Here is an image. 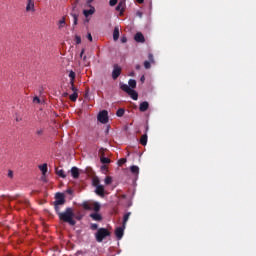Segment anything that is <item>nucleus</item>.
Wrapping results in <instances>:
<instances>
[{
	"label": "nucleus",
	"instance_id": "10",
	"mask_svg": "<svg viewBox=\"0 0 256 256\" xmlns=\"http://www.w3.org/2000/svg\"><path fill=\"white\" fill-rule=\"evenodd\" d=\"M124 232H125V227H118L116 230H115V235L117 237V239H123V235H124Z\"/></svg>",
	"mask_w": 256,
	"mask_h": 256
},
{
	"label": "nucleus",
	"instance_id": "8",
	"mask_svg": "<svg viewBox=\"0 0 256 256\" xmlns=\"http://www.w3.org/2000/svg\"><path fill=\"white\" fill-rule=\"evenodd\" d=\"M26 11L27 13H30V11H32V13H35V1L33 0L27 1Z\"/></svg>",
	"mask_w": 256,
	"mask_h": 256
},
{
	"label": "nucleus",
	"instance_id": "12",
	"mask_svg": "<svg viewBox=\"0 0 256 256\" xmlns=\"http://www.w3.org/2000/svg\"><path fill=\"white\" fill-rule=\"evenodd\" d=\"M71 17L73 18V26L75 27L78 23L79 13L75 12V8H73L72 12L70 13Z\"/></svg>",
	"mask_w": 256,
	"mask_h": 256
},
{
	"label": "nucleus",
	"instance_id": "25",
	"mask_svg": "<svg viewBox=\"0 0 256 256\" xmlns=\"http://www.w3.org/2000/svg\"><path fill=\"white\" fill-rule=\"evenodd\" d=\"M125 3L124 2H119V4L116 6V11H120V13H123V11H125L124 6Z\"/></svg>",
	"mask_w": 256,
	"mask_h": 256
},
{
	"label": "nucleus",
	"instance_id": "33",
	"mask_svg": "<svg viewBox=\"0 0 256 256\" xmlns=\"http://www.w3.org/2000/svg\"><path fill=\"white\" fill-rule=\"evenodd\" d=\"M125 163H127V158H121L120 160H118L119 167L125 165Z\"/></svg>",
	"mask_w": 256,
	"mask_h": 256
},
{
	"label": "nucleus",
	"instance_id": "38",
	"mask_svg": "<svg viewBox=\"0 0 256 256\" xmlns=\"http://www.w3.org/2000/svg\"><path fill=\"white\" fill-rule=\"evenodd\" d=\"M148 60L150 63H155V59L153 57V54L148 55Z\"/></svg>",
	"mask_w": 256,
	"mask_h": 256
},
{
	"label": "nucleus",
	"instance_id": "22",
	"mask_svg": "<svg viewBox=\"0 0 256 256\" xmlns=\"http://www.w3.org/2000/svg\"><path fill=\"white\" fill-rule=\"evenodd\" d=\"M130 171L133 175H139V166H135V165L131 166Z\"/></svg>",
	"mask_w": 256,
	"mask_h": 256
},
{
	"label": "nucleus",
	"instance_id": "52",
	"mask_svg": "<svg viewBox=\"0 0 256 256\" xmlns=\"http://www.w3.org/2000/svg\"><path fill=\"white\" fill-rule=\"evenodd\" d=\"M137 70H139V69H141V65H136V67H135Z\"/></svg>",
	"mask_w": 256,
	"mask_h": 256
},
{
	"label": "nucleus",
	"instance_id": "44",
	"mask_svg": "<svg viewBox=\"0 0 256 256\" xmlns=\"http://www.w3.org/2000/svg\"><path fill=\"white\" fill-rule=\"evenodd\" d=\"M85 55V48H83L82 50H81V53H80V57H81V59H82V57Z\"/></svg>",
	"mask_w": 256,
	"mask_h": 256
},
{
	"label": "nucleus",
	"instance_id": "23",
	"mask_svg": "<svg viewBox=\"0 0 256 256\" xmlns=\"http://www.w3.org/2000/svg\"><path fill=\"white\" fill-rule=\"evenodd\" d=\"M147 139H148L147 134H144V135L141 136V138H140V144H142L143 147H145V145H147Z\"/></svg>",
	"mask_w": 256,
	"mask_h": 256
},
{
	"label": "nucleus",
	"instance_id": "27",
	"mask_svg": "<svg viewBox=\"0 0 256 256\" xmlns=\"http://www.w3.org/2000/svg\"><path fill=\"white\" fill-rule=\"evenodd\" d=\"M77 97H79V94L77 92H74L73 94L70 95V101H72L73 103H75V101H77Z\"/></svg>",
	"mask_w": 256,
	"mask_h": 256
},
{
	"label": "nucleus",
	"instance_id": "39",
	"mask_svg": "<svg viewBox=\"0 0 256 256\" xmlns=\"http://www.w3.org/2000/svg\"><path fill=\"white\" fill-rule=\"evenodd\" d=\"M71 90L74 91V93H77V88L75 87V82L71 84Z\"/></svg>",
	"mask_w": 256,
	"mask_h": 256
},
{
	"label": "nucleus",
	"instance_id": "54",
	"mask_svg": "<svg viewBox=\"0 0 256 256\" xmlns=\"http://www.w3.org/2000/svg\"><path fill=\"white\" fill-rule=\"evenodd\" d=\"M134 75H135V73L132 72V73L130 74V77H133Z\"/></svg>",
	"mask_w": 256,
	"mask_h": 256
},
{
	"label": "nucleus",
	"instance_id": "43",
	"mask_svg": "<svg viewBox=\"0 0 256 256\" xmlns=\"http://www.w3.org/2000/svg\"><path fill=\"white\" fill-rule=\"evenodd\" d=\"M126 42H127V37L122 36V37H121V43H126Z\"/></svg>",
	"mask_w": 256,
	"mask_h": 256
},
{
	"label": "nucleus",
	"instance_id": "2",
	"mask_svg": "<svg viewBox=\"0 0 256 256\" xmlns=\"http://www.w3.org/2000/svg\"><path fill=\"white\" fill-rule=\"evenodd\" d=\"M120 89L122 91H124L125 93H127V95H129V97H131V99H133V101H137L139 99V94L137 93V91L131 89L129 87V85L121 84Z\"/></svg>",
	"mask_w": 256,
	"mask_h": 256
},
{
	"label": "nucleus",
	"instance_id": "18",
	"mask_svg": "<svg viewBox=\"0 0 256 256\" xmlns=\"http://www.w3.org/2000/svg\"><path fill=\"white\" fill-rule=\"evenodd\" d=\"M56 175H58V177H61L62 179L67 178V174H65V170L63 169H56Z\"/></svg>",
	"mask_w": 256,
	"mask_h": 256
},
{
	"label": "nucleus",
	"instance_id": "24",
	"mask_svg": "<svg viewBox=\"0 0 256 256\" xmlns=\"http://www.w3.org/2000/svg\"><path fill=\"white\" fill-rule=\"evenodd\" d=\"M40 171H42V175H47V163H44L39 166Z\"/></svg>",
	"mask_w": 256,
	"mask_h": 256
},
{
	"label": "nucleus",
	"instance_id": "5",
	"mask_svg": "<svg viewBox=\"0 0 256 256\" xmlns=\"http://www.w3.org/2000/svg\"><path fill=\"white\" fill-rule=\"evenodd\" d=\"M97 119L99 123L106 125V123H109V112H107V110L100 111L97 115Z\"/></svg>",
	"mask_w": 256,
	"mask_h": 256
},
{
	"label": "nucleus",
	"instance_id": "35",
	"mask_svg": "<svg viewBox=\"0 0 256 256\" xmlns=\"http://www.w3.org/2000/svg\"><path fill=\"white\" fill-rule=\"evenodd\" d=\"M144 67H145V69H151V62L150 61H144Z\"/></svg>",
	"mask_w": 256,
	"mask_h": 256
},
{
	"label": "nucleus",
	"instance_id": "50",
	"mask_svg": "<svg viewBox=\"0 0 256 256\" xmlns=\"http://www.w3.org/2000/svg\"><path fill=\"white\" fill-rule=\"evenodd\" d=\"M91 3H93V0H87L88 7H89V5H91Z\"/></svg>",
	"mask_w": 256,
	"mask_h": 256
},
{
	"label": "nucleus",
	"instance_id": "34",
	"mask_svg": "<svg viewBox=\"0 0 256 256\" xmlns=\"http://www.w3.org/2000/svg\"><path fill=\"white\" fill-rule=\"evenodd\" d=\"M90 229L92 230V231H97V229H99V225H97V224H91L90 225Z\"/></svg>",
	"mask_w": 256,
	"mask_h": 256
},
{
	"label": "nucleus",
	"instance_id": "37",
	"mask_svg": "<svg viewBox=\"0 0 256 256\" xmlns=\"http://www.w3.org/2000/svg\"><path fill=\"white\" fill-rule=\"evenodd\" d=\"M118 0H110L109 1V5L110 7H115V5L117 4Z\"/></svg>",
	"mask_w": 256,
	"mask_h": 256
},
{
	"label": "nucleus",
	"instance_id": "13",
	"mask_svg": "<svg viewBox=\"0 0 256 256\" xmlns=\"http://www.w3.org/2000/svg\"><path fill=\"white\" fill-rule=\"evenodd\" d=\"M89 7H90L89 10H83L84 17H89L95 14V8L92 5H89Z\"/></svg>",
	"mask_w": 256,
	"mask_h": 256
},
{
	"label": "nucleus",
	"instance_id": "32",
	"mask_svg": "<svg viewBox=\"0 0 256 256\" xmlns=\"http://www.w3.org/2000/svg\"><path fill=\"white\" fill-rule=\"evenodd\" d=\"M92 183H93L94 187H99V186H101V185L99 184V183H100L99 178H97V177L93 178Z\"/></svg>",
	"mask_w": 256,
	"mask_h": 256
},
{
	"label": "nucleus",
	"instance_id": "41",
	"mask_svg": "<svg viewBox=\"0 0 256 256\" xmlns=\"http://www.w3.org/2000/svg\"><path fill=\"white\" fill-rule=\"evenodd\" d=\"M36 135H38L39 137H41V135H43V129H38L36 131Z\"/></svg>",
	"mask_w": 256,
	"mask_h": 256
},
{
	"label": "nucleus",
	"instance_id": "47",
	"mask_svg": "<svg viewBox=\"0 0 256 256\" xmlns=\"http://www.w3.org/2000/svg\"><path fill=\"white\" fill-rule=\"evenodd\" d=\"M140 81L141 83H145V76H141Z\"/></svg>",
	"mask_w": 256,
	"mask_h": 256
},
{
	"label": "nucleus",
	"instance_id": "30",
	"mask_svg": "<svg viewBox=\"0 0 256 256\" xmlns=\"http://www.w3.org/2000/svg\"><path fill=\"white\" fill-rule=\"evenodd\" d=\"M104 183L106 185H111V183H113V178H111V176H107L104 180Z\"/></svg>",
	"mask_w": 256,
	"mask_h": 256
},
{
	"label": "nucleus",
	"instance_id": "28",
	"mask_svg": "<svg viewBox=\"0 0 256 256\" xmlns=\"http://www.w3.org/2000/svg\"><path fill=\"white\" fill-rule=\"evenodd\" d=\"M117 117H123L125 115V109L124 108H120L117 110L116 112Z\"/></svg>",
	"mask_w": 256,
	"mask_h": 256
},
{
	"label": "nucleus",
	"instance_id": "16",
	"mask_svg": "<svg viewBox=\"0 0 256 256\" xmlns=\"http://www.w3.org/2000/svg\"><path fill=\"white\" fill-rule=\"evenodd\" d=\"M70 171H71V175H72L73 179H79V168L74 166L71 168Z\"/></svg>",
	"mask_w": 256,
	"mask_h": 256
},
{
	"label": "nucleus",
	"instance_id": "29",
	"mask_svg": "<svg viewBox=\"0 0 256 256\" xmlns=\"http://www.w3.org/2000/svg\"><path fill=\"white\" fill-rule=\"evenodd\" d=\"M101 163H103L104 165H107L108 163H111V159L107 158V157H102L100 159Z\"/></svg>",
	"mask_w": 256,
	"mask_h": 256
},
{
	"label": "nucleus",
	"instance_id": "40",
	"mask_svg": "<svg viewBox=\"0 0 256 256\" xmlns=\"http://www.w3.org/2000/svg\"><path fill=\"white\" fill-rule=\"evenodd\" d=\"M33 102H34V103H41V99H39V97L35 96V97L33 98Z\"/></svg>",
	"mask_w": 256,
	"mask_h": 256
},
{
	"label": "nucleus",
	"instance_id": "45",
	"mask_svg": "<svg viewBox=\"0 0 256 256\" xmlns=\"http://www.w3.org/2000/svg\"><path fill=\"white\" fill-rule=\"evenodd\" d=\"M87 39L93 41V36H91V33H88Z\"/></svg>",
	"mask_w": 256,
	"mask_h": 256
},
{
	"label": "nucleus",
	"instance_id": "36",
	"mask_svg": "<svg viewBox=\"0 0 256 256\" xmlns=\"http://www.w3.org/2000/svg\"><path fill=\"white\" fill-rule=\"evenodd\" d=\"M75 42H76V45H81V37L76 35Z\"/></svg>",
	"mask_w": 256,
	"mask_h": 256
},
{
	"label": "nucleus",
	"instance_id": "3",
	"mask_svg": "<svg viewBox=\"0 0 256 256\" xmlns=\"http://www.w3.org/2000/svg\"><path fill=\"white\" fill-rule=\"evenodd\" d=\"M81 206L86 211H95V213H99V211H101V204H99L98 202L91 204V203L85 201L82 203Z\"/></svg>",
	"mask_w": 256,
	"mask_h": 256
},
{
	"label": "nucleus",
	"instance_id": "46",
	"mask_svg": "<svg viewBox=\"0 0 256 256\" xmlns=\"http://www.w3.org/2000/svg\"><path fill=\"white\" fill-rule=\"evenodd\" d=\"M74 217H75V219H77L78 221H81V219H83V216H75V214H74Z\"/></svg>",
	"mask_w": 256,
	"mask_h": 256
},
{
	"label": "nucleus",
	"instance_id": "42",
	"mask_svg": "<svg viewBox=\"0 0 256 256\" xmlns=\"http://www.w3.org/2000/svg\"><path fill=\"white\" fill-rule=\"evenodd\" d=\"M8 177L10 179H13V171L12 170H8Z\"/></svg>",
	"mask_w": 256,
	"mask_h": 256
},
{
	"label": "nucleus",
	"instance_id": "11",
	"mask_svg": "<svg viewBox=\"0 0 256 256\" xmlns=\"http://www.w3.org/2000/svg\"><path fill=\"white\" fill-rule=\"evenodd\" d=\"M96 195L100 197H105V187L103 185L97 186L95 190Z\"/></svg>",
	"mask_w": 256,
	"mask_h": 256
},
{
	"label": "nucleus",
	"instance_id": "55",
	"mask_svg": "<svg viewBox=\"0 0 256 256\" xmlns=\"http://www.w3.org/2000/svg\"><path fill=\"white\" fill-rule=\"evenodd\" d=\"M65 96L67 95V93L64 94Z\"/></svg>",
	"mask_w": 256,
	"mask_h": 256
},
{
	"label": "nucleus",
	"instance_id": "1",
	"mask_svg": "<svg viewBox=\"0 0 256 256\" xmlns=\"http://www.w3.org/2000/svg\"><path fill=\"white\" fill-rule=\"evenodd\" d=\"M58 218L63 221V223H68L72 227L77 225V222L75 221V212L71 207H67L64 212L59 213Z\"/></svg>",
	"mask_w": 256,
	"mask_h": 256
},
{
	"label": "nucleus",
	"instance_id": "20",
	"mask_svg": "<svg viewBox=\"0 0 256 256\" xmlns=\"http://www.w3.org/2000/svg\"><path fill=\"white\" fill-rule=\"evenodd\" d=\"M128 85H129L128 87L130 89H135L137 87V81H135V79H130L128 81Z\"/></svg>",
	"mask_w": 256,
	"mask_h": 256
},
{
	"label": "nucleus",
	"instance_id": "4",
	"mask_svg": "<svg viewBox=\"0 0 256 256\" xmlns=\"http://www.w3.org/2000/svg\"><path fill=\"white\" fill-rule=\"evenodd\" d=\"M111 235V232L107 230L106 228H100L95 233V238L98 243H102L103 239L106 237H109Z\"/></svg>",
	"mask_w": 256,
	"mask_h": 256
},
{
	"label": "nucleus",
	"instance_id": "48",
	"mask_svg": "<svg viewBox=\"0 0 256 256\" xmlns=\"http://www.w3.org/2000/svg\"><path fill=\"white\" fill-rule=\"evenodd\" d=\"M136 1H137V3H139L140 5L143 4V3H145V0H136Z\"/></svg>",
	"mask_w": 256,
	"mask_h": 256
},
{
	"label": "nucleus",
	"instance_id": "17",
	"mask_svg": "<svg viewBox=\"0 0 256 256\" xmlns=\"http://www.w3.org/2000/svg\"><path fill=\"white\" fill-rule=\"evenodd\" d=\"M68 77L70 78V85H73V83H75V77H77V75L75 74V71L70 70Z\"/></svg>",
	"mask_w": 256,
	"mask_h": 256
},
{
	"label": "nucleus",
	"instance_id": "26",
	"mask_svg": "<svg viewBox=\"0 0 256 256\" xmlns=\"http://www.w3.org/2000/svg\"><path fill=\"white\" fill-rule=\"evenodd\" d=\"M53 205H54V209H55V212H56V214L59 216V213H62L61 212V204H55L54 202H53Z\"/></svg>",
	"mask_w": 256,
	"mask_h": 256
},
{
	"label": "nucleus",
	"instance_id": "31",
	"mask_svg": "<svg viewBox=\"0 0 256 256\" xmlns=\"http://www.w3.org/2000/svg\"><path fill=\"white\" fill-rule=\"evenodd\" d=\"M58 27H59V29H63V27H65V17H63L61 20H59Z\"/></svg>",
	"mask_w": 256,
	"mask_h": 256
},
{
	"label": "nucleus",
	"instance_id": "49",
	"mask_svg": "<svg viewBox=\"0 0 256 256\" xmlns=\"http://www.w3.org/2000/svg\"><path fill=\"white\" fill-rule=\"evenodd\" d=\"M149 131V126L148 125H146V127H145V134L147 135V132Z\"/></svg>",
	"mask_w": 256,
	"mask_h": 256
},
{
	"label": "nucleus",
	"instance_id": "53",
	"mask_svg": "<svg viewBox=\"0 0 256 256\" xmlns=\"http://www.w3.org/2000/svg\"><path fill=\"white\" fill-rule=\"evenodd\" d=\"M16 121L17 122L21 121V118L20 117H16Z\"/></svg>",
	"mask_w": 256,
	"mask_h": 256
},
{
	"label": "nucleus",
	"instance_id": "21",
	"mask_svg": "<svg viewBox=\"0 0 256 256\" xmlns=\"http://www.w3.org/2000/svg\"><path fill=\"white\" fill-rule=\"evenodd\" d=\"M129 217H131V212H127L123 217V227H126L127 221H129Z\"/></svg>",
	"mask_w": 256,
	"mask_h": 256
},
{
	"label": "nucleus",
	"instance_id": "9",
	"mask_svg": "<svg viewBox=\"0 0 256 256\" xmlns=\"http://www.w3.org/2000/svg\"><path fill=\"white\" fill-rule=\"evenodd\" d=\"M134 41L136 43H145V36H143V33L137 32L134 36Z\"/></svg>",
	"mask_w": 256,
	"mask_h": 256
},
{
	"label": "nucleus",
	"instance_id": "7",
	"mask_svg": "<svg viewBox=\"0 0 256 256\" xmlns=\"http://www.w3.org/2000/svg\"><path fill=\"white\" fill-rule=\"evenodd\" d=\"M119 75H121V67L117 64H114L112 71V79H114V81L116 79H119Z\"/></svg>",
	"mask_w": 256,
	"mask_h": 256
},
{
	"label": "nucleus",
	"instance_id": "15",
	"mask_svg": "<svg viewBox=\"0 0 256 256\" xmlns=\"http://www.w3.org/2000/svg\"><path fill=\"white\" fill-rule=\"evenodd\" d=\"M90 217L91 219H93V221H103V216H101V214H99L98 212L91 213Z\"/></svg>",
	"mask_w": 256,
	"mask_h": 256
},
{
	"label": "nucleus",
	"instance_id": "51",
	"mask_svg": "<svg viewBox=\"0 0 256 256\" xmlns=\"http://www.w3.org/2000/svg\"><path fill=\"white\" fill-rule=\"evenodd\" d=\"M82 59L83 61H87V56L86 55L82 56Z\"/></svg>",
	"mask_w": 256,
	"mask_h": 256
},
{
	"label": "nucleus",
	"instance_id": "6",
	"mask_svg": "<svg viewBox=\"0 0 256 256\" xmlns=\"http://www.w3.org/2000/svg\"><path fill=\"white\" fill-rule=\"evenodd\" d=\"M55 199L53 203L56 205H65V195L63 193H56Z\"/></svg>",
	"mask_w": 256,
	"mask_h": 256
},
{
	"label": "nucleus",
	"instance_id": "19",
	"mask_svg": "<svg viewBox=\"0 0 256 256\" xmlns=\"http://www.w3.org/2000/svg\"><path fill=\"white\" fill-rule=\"evenodd\" d=\"M113 40L118 41L119 40V26H115L113 31Z\"/></svg>",
	"mask_w": 256,
	"mask_h": 256
},
{
	"label": "nucleus",
	"instance_id": "14",
	"mask_svg": "<svg viewBox=\"0 0 256 256\" xmlns=\"http://www.w3.org/2000/svg\"><path fill=\"white\" fill-rule=\"evenodd\" d=\"M147 109H149V102L144 101V102L140 103L139 111H141L142 113H145V111H147Z\"/></svg>",
	"mask_w": 256,
	"mask_h": 256
}]
</instances>
